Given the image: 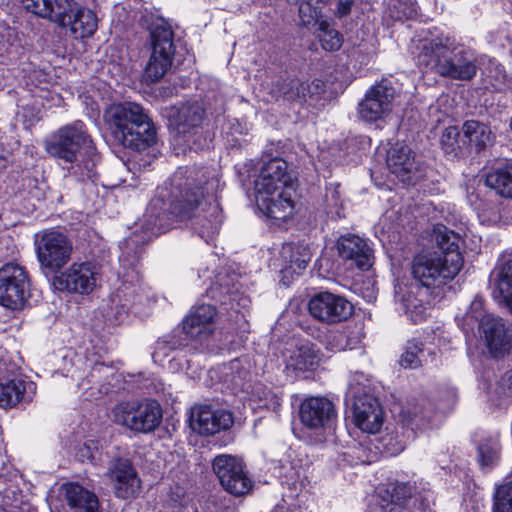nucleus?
<instances>
[{
	"label": "nucleus",
	"mask_w": 512,
	"mask_h": 512,
	"mask_svg": "<svg viewBox=\"0 0 512 512\" xmlns=\"http://www.w3.org/2000/svg\"><path fill=\"white\" fill-rule=\"evenodd\" d=\"M220 186V179L212 169L179 167L168 183L157 188L143 216V231H134L120 243V261L132 266L139 259L143 245L168 229L170 216L179 220L193 219V229L209 243L222 223L216 198Z\"/></svg>",
	"instance_id": "f257e3e1"
},
{
	"label": "nucleus",
	"mask_w": 512,
	"mask_h": 512,
	"mask_svg": "<svg viewBox=\"0 0 512 512\" xmlns=\"http://www.w3.org/2000/svg\"><path fill=\"white\" fill-rule=\"evenodd\" d=\"M416 49V62L423 70L460 81H469L477 74L475 54L447 37L421 39Z\"/></svg>",
	"instance_id": "f03ea898"
},
{
	"label": "nucleus",
	"mask_w": 512,
	"mask_h": 512,
	"mask_svg": "<svg viewBox=\"0 0 512 512\" xmlns=\"http://www.w3.org/2000/svg\"><path fill=\"white\" fill-rule=\"evenodd\" d=\"M439 252L417 255L412 263V274L424 287H437L454 279L463 266L460 247L463 239L445 226L434 230Z\"/></svg>",
	"instance_id": "7ed1b4c3"
},
{
	"label": "nucleus",
	"mask_w": 512,
	"mask_h": 512,
	"mask_svg": "<svg viewBox=\"0 0 512 512\" xmlns=\"http://www.w3.org/2000/svg\"><path fill=\"white\" fill-rule=\"evenodd\" d=\"M46 152L70 164V172L79 180H93L96 176V155L86 125L76 120L58 128L45 140Z\"/></svg>",
	"instance_id": "20e7f679"
},
{
	"label": "nucleus",
	"mask_w": 512,
	"mask_h": 512,
	"mask_svg": "<svg viewBox=\"0 0 512 512\" xmlns=\"http://www.w3.org/2000/svg\"><path fill=\"white\" fill-rule=\"evenodd\" d=\"M104 118L115 139L124 147L141 150L155 143V126L137 103L113 104L106 109Z\"/></svg>",
	"instance_id": "39448f33"
},
{
	"label": "nucleus",
	"mask_w": 512,
	"mask_h": 512,
	"mask_svg": "<svg viewBox=\"0 0 512 512\" xmlns=\"http://www.w3.org/2000/svg\"><path fill=\"white\" fill-rule=\"evenodd\" d=\"M365 382L368 380L364 374H354L349 381L347 399L352 402L354 424L363 432L375 434L382 427L383 411Z\"/></svg>",
	"instance_id": "423d86ee"
},
{
	"label": "nucleus",
	"mask_w": 512,
	"mask_h": 512,
	"mask_svg": "<svg viewBox=\"0 0 512 512\" xmlns=\"http://www.w3.org/2000/svg\"><path fill=\"white\" fill-rule=\"evenodd\" d=\"M112 421L136 433H150L161 423L162 409L154 400H131L116 404Z\"/></svg>",
	"instance_id": "0eeeda50"
},
{
	"label": "nucleus",
	"mask_w": 512,
	"mask_h": 512,
	"mask_svg": "<svg viewBox=\"0 0 512 512\" xmlns=\"http://www.w3.org/2000/svg\"><path fill=\"white\" fill-rule=\"evenodd\" d=\"M431 417L432 409L429 402L404 409L402 411L401 431L397 429L380 438L379 443L383 452L388 456H395L402 452L407 441L414 439L416 431L424 428Z\"/></svg>",
	"instance_id": "6e6552de"
},
{
	"label": "nucleus",
	"mask_w": 512,
	"mask_h": 512,
	"mask_svg": "<svg viewBox=\"0 0 512 512\" xmlns=\"http://www.w3.org/2000/svg\"><path fill=\"white\" fill-rule=\"evenodd\" d=\"M152 53L144 70L146 82L159 81L171 67L174 55L173 32L171 28L161 22L151 29Z\"/></svg>",
	"instance_id": "1a4fd4ad"
},
{
	"label": "nucleus",
	"mask_w": 512,
	"mask_h": 512,
	"mask_svg": "<svg viewBox=\"0 0 512 512\" xmlns=\"http://www.w3.org/2000/svg\"><path fill=\"white\" fill-rule=\"evenodd\" d=\"M37 259L41 267L52 272L59 271L69 260L72 243L66 234L59 230H44L36 236Z\"/></svg>",
	"instance_id": "9d476101"
},
{
	"label": "nucleus",
	"mask_w": 512,
	"mask_h": 512,
	"mask_svg": "<svg viewBox=\"0 0 512 512\" xmlns=\"http://www.w3.org/2000/svg\"><path fill=\"white\" fill-rule=\"evenodd\" d=\"M30 291V279L26 269L14 262L0 268V305L12 309H21Z\"/></svg>",
	"instance_id": "9b49d317"
},
{
	"label": "nucleus",
	"mask_w": 512,
	"mask_h": 512,
	"mask_svg": "<svg viewBox=\"0 0 512 512\" xmlns=\"http://www.w3.org/2000/svg\"><path fill=\"white\" fill-rule=\"evenodd\" d=\"M100 275L96 264L75 262L53 278V286L58 291L88 295L96 289Z\"/></svg>",
	"instance_id": "f8f14e48"
},
{
	"label": "nucleus",
	"mask_w": 512,
	"mask_h": 512,
	"mask_svg": "<svg viewBox=\"0 0 512 512\" xmlns=\"http://www.w3.org/2000/svg\"><path fill=\"white\" fill-rule=\"evenodd\" d=\"M212 466L221 486L228 493L234 496H243L251 491L253 481L245 470L241 459L222 454L214 458Z\"/></svg>",
	"instance_id": "ddd939ff"
},
{
	"label": "nucleus",
	"mask_w": 512,
	"mask_h": 512,
	"mask_svg": "<svg viewBox=\"0 0 512 512\" xmlns=\"http://www.w3.org/2000/svg\"><path fill=\"white\" fill-rule=\"evenodd\" d=\"M299 416L304 427L321 436L332 432L337 421L335 405L321 396L304 399L299 407Z\"/></svg>",
	"instance_id": "4468645a"
},
{
	"label": "nucleus",
	"mask_w": 512,
	"mask_h": 512,
	"mask_svg": "<svg viewBox=\"0 0 512 512\" xmlns=\"http://www.w3.org/2000/svg\"><path fill=\"white\" fill-rule=\"evenodd\" d=\"M417 494L415 481H396L387 487L380 488L370 512H431L429 503L426 508L410 510L408 503Z\"/></svg>",
	"instance_id": "2eb2a0df"
},
{
	"label": "nucleus",
	"mask_w": 512,
	"mask_h": 512,
	"mask_svg": "<svg viewBox=\"0 0 512 512\" xmlns=\"http://www.w3.org/2000/svg\"><path fill=\"white\" fill-rule=\"evenodd\" d=\"M397 91L388 80H382L372 86L358 104L361 119L374 122L389 115L394 106Z\"/></svg>",
	"instance_id": "dca6fc26"
},
{
	"label": "nucleus",
	"mask_w": 512,
	"mask_h": 512,
	"mask_svg": "<svg viewBox=\"0 0 512 512\" xmlns=\"http://www.w3.org/2000/svg\"><path fill=\"white\" fill-rule=\"evenodd\" d=\"M308 310L319 321L337 323L352 315L353 306L344 297L325 291L311 297Z\"/></svg>",
	"instance_id": "f3484780"
},
{
	"label": "nucleus",
	"mask_w": 512,
	"mask_h": 512,
	"mask_svg": "<svg viewBox=\"0 0 512 512\" xmlns=\"http://www.w3.org/2000/svg\"><path fill=\"white\" fill-rule=\"evenodd\" d=\"M61 16L63 17L55 23L62 27H69L76 38L91 37L97 30L96 14L74 0H67V7L64 8Z\"/></svg>",
	"instance_id": "a211bd4d"
},
{
	"label": "nucleus",
	"mask_w": 512,
	"mask_h": 512,
	"mask_svg": "<svg viewBox=\"0 0 512 512\" xmlns=\"http://www.w3.org/2000/svg\"><path fill=\"white\" fill-rule=\"evenodd\" d=\"M233 422L232 413L225 409L213 410L207 405H199L191 410L190 426L202 435H212L229 429Z\"/></svg>",
	"instance_id": "6ab92c4d"
},
{
	"label": "nucleus",
	"mask_w": 512,
	"mask_h": 512,
	"mask_svg": "<svg viewBox=\"0 0 512 512\" xmlns=\"http://www.w3.org/2000/svg\"><path fill=\"white\" fill-rule=\"evenodd\" d=\"M205 116V109L198 101L177 103L166 109L169 127L178 134H186L198 128Z\"/></svg>",
	"instance_id": "aec40b11"
},
{
	"label": "nucleus",
	"mask_w": 512,
	"mask_h": 512,
	"mask_svg": "<svg viewBox=\"0 0 512 512\" xmlns=\"http://www.w3.org/2000/svg\"><path fill=\"white\" fill-rule=\"evenodd\" d=\"M115 494L122 499L135 497L141 489V481L128 459H115L107 471Z\"/></svg>",
	"instance_id": "412c9836"
},
{
	"label": "nucleus",
	"mask_w": 512,
	"mask_h": 512,
	"mask_svg": "<svg viewBox=\"0 0 512 512\" xmlns=\"http://www.w3.org/2000/svg\"><path fill=\"white\" fill-rule=\"evenodd\" d=\"M386 162L390 172L404 184H414L422 176L407 145L396 143L392 146L387 153Z\"/></svg>",
	"instance_id": "4be33fe9"
},
{
	"label": "nucleus",
	"mask_w": 512,
	"mask_h": 512,
	"mask_svg": "<svg viewBox=\"0 0 512 512\" xmlns=\"http://www.w3.org/2000/svg\"><path fill=\"white\" fill-rule=\"evenodd\" d=\"M216 309L213 305L202 304L194 307L182 321V331L190 339L202 342L215 329Z\"/></svg>",
	"instance_id": "5701e85b"
},
{
	"label": "nucleus",
	"mask_w": 512,
	"mask_h": 512,
	"mask_svg": "<svg viewBox=\"0 0 512 512\" xmlns=\"http://www.w3.org/2000/svg\"><path fill=\"white\" fill-rule=\"evenodd\" d=\"M286 380L292 381L298 372L314 370L320 363V354L310 342L302 343L284 354Z\"/></svg>",
	"instance_id": "b1692460"
},
{
	"label": "nucleus",
	"mask_w": 512,
	"mask_h": 512,
	"mask_svg": "<svg viewBox=\"0 0 512 512\" xmlns=\"http://www.w3.org/2000/svg\"><path fill=\"white\" fill-rule=\"evenodd\" d=\"M479 329L492 357H503L509 351L511 335L502 318L488 317L482 320Z\"/></svg>",
	"instance_id": "393cba45"
},
{
	"label": "nucleus",
	"mask_w": 512,
	"mask_h": 512,
	"mask_svg": "<svg viewBox=\"0 0 512 512\" xmlns=\"http://www.w3.org/2000/svg\"><path fill=\"white\" fill-rule=\"evenodd\" d=\"M294 187H286L279 193L256 199L258 209L268 218L286 220L294 212Z\"/></svg>",
	"instance_id": "a878e982"
},
{
	"label": "nucleus",
	"mask_w": 512,
	"mask_h": 512,
	"mask_svg": "<svg viewBox=\"0 0 512 512\" xmlns=\"http://www.w3.org/2000/svg\"><path fill=\"white\" fill-rule=\"evenodd\" d=\"M339 255L345 260H351L355 265L368 270L372 265V249L367 242L357 235L341 236L337 243Z\"/></svg>",
	"instance_id": "bb28decb"
},
{
	"label": "nucleus",
	"mask_w": 512,
	"mask_h": 512,
	"mask_svg": "<svg viewBox=\"0 0 512 512\" xmlns=\"http://www.w3.org/2000/svg\"><path fill=\"white\" fill-rule=\"evenodd\" d=\"M284 169V160L272 158L264 163L254 183L255 200L259 197H266L279 193L282 190V183L271 178V173H280Z\"/></svg>",
	"instance_id": "cd10ccee"
},
{
	"label": "nucleus",
	"mask_w": 512,
	"mask_h": 512,
	"mask_svg": "<svg viewBox=\"0 0 512 512\" xmlns=\"http://www.w3.org/2000/svg\"><path fill=\"white\" fill-rule=\"evenodd\" d=\"M424 291L419 287H411L400 299L401 309L413 323H419L428 316L429 306L419 298Z\"/></svg>",
	"instance_id": "c85d7f7f"
},
{
	"label": "nucleus",
	"mask_w": 512,
	"mask_h": 512,
	"mask_svg": "<svg viewBox=\"0 0 512 512\" xmlns=\"http://www.w3.org/2000/svg\"><path fill=\"white\" fill-rule=\"evenodd\" d=\"M65 495L68 504L81 512H97L99 502L94 493L78 484L65 485Z\"/></svg>",
	"instance_id": "c756f323"
},
{
	"label": "nucleus",
	"mask_w": 512,
	"mask_h": 512,
	"mask_svg": "<svg viewBox=\"0 0 512 512\" xmlns=\"http://www.w3.org/2000/svg\"><path fill=\"white\" fill-rule=\"evenodd\" d=\"M110 368L102 363H97L92 368L90 375L79 383V388L84 389L85 399L97 400L102 395L110 391V384H98V380L102 377L108 378Z\"/></svg>",
	"instance_id": "7c9ffc66"
},
{
	"label": "nucleus",
	"mask_w": 512,
	"mask_h": 512,
	"mask_svg": "<svg viewBox=\"0 0 512 512\" xmlns=\"http://www.w3.org/2000/svg\"><path fill=\"white\" fill-rule=\"evenodd\" d=\"M32 387V382H26L21 379L0 382V407L10 408L21 400L29 399L30 396L26 395V393L27 389H31Z\"/></svg>",
	"instance_id": "2f4dec72"
},
{
	"label": "nucleus",
	"mask_w": 512,
	"mask_h": 512,
	"mask_svg": "<svg viewBox=\"0 0 512 512\" xmlns=\"http://www.w3.org/2000/svg\"><path fill=\"white\" fill-rule=\"evenodd\" d=\"M272 98L301 102L310 93V86L299 79L277 81L272 87Z\"/></svg>",
	"instance_id": "473e14b6"
},
{
	"label": "nucleus",
	"mask_w": 512,
	"mask_h": 512,
	"mask_svg": "<svg viewBox=\"0 0 512 512\" xmlns=\"http://www.w3.org/2000/svg\"><path fill=\"white\" fill-rule=\"evenodd\" d=\"M22 5L26 11L56 22L67 7V0H22Z\"/></svg>",
	"instance_id": "72a5a7b5"
},
{
	"label": "nucleus",
	"mask_w": 512,
	"mask_h": 512,
	"mask_svg": "<svg viewBox=\"0 0 512 512\" xmlns=\"http://www.w3.org/2000/svg\"><path fill=\"white\" fill-rule=\"evenodd\" d=\"M485 184L496 194L502 197H512V163L489 172L485 178Z\"/></svg>",
	"instance_id": "f704fd0d"
},
{
	"label": "nucleus",
	"mask_w": 512,
	"mask_h": 512,
	"mask_svg": "<svg viewBox=\"0 0 512 512\" xmlns=\"http://www.w3.org/2000/svg\"><path fill=\"white\" fill-rule=\"evenodd\" d=\"M496 291L504 302L512 299V259L501 257L494 269Z\"/></svg>",
	"instance_id": "c9c22d12"
},
{
	"label": "nucleus",
	"mask_w": 512,
	"mask_h": 512,
	"mask_svg": "<svg viewBox=\"0 0 512 512\" xmlns=\"http://www.w3.org/2000/svg\"><path fill=\"white\" fill-rule=\"evenodd\" d=\"M311 251L304 243H287L283 246L281 256L290 263V268L294 270L305 269L311 260Z\"/></svg>",
	"instance_id": "e433bc0d"
},
{
	"label": "nucleus",
	"mask_w": 512,
	"mask_h": 512,
	"mask_svg": "<svg viewBox=\"0 0 512 512\" xmlns=\"http://www.w3.org/2000/svg\"><path fill=\"white\" fill-rule=\"evenodd\" d=\"M463 134L468 142L475 146L476 150L485 148L491 141V131L489 127L478 121H466L463 125Z\"/></svg>",
	"instance_id": "4c0bfd02"
},
{
	"label": "nucleus",
	"mask_w": 512,
	"mask_h": 512,
	"mask_svg": "<svg viewBox=\"0 0 512 512\" xmlns=\"http://www.w3.org/2000/svg\"><path fill=\"white\" fill-rule=\"evenodd\" d=\"M485 76L490 85L498 91L512 89V79L504 67L496 60H489L485 69Z\"/></svg>",
	"instance_id": "58836bf2"
},
{
	"label": "nucleus",
	"mask_w": 512,
	"mask_h": 512,
	"mask_svg": "<svg viewBox=\"0 0 512 512\" xmlns=\"http://www.w3.org/2000/svg\"><path fill=\"white\" fill-rule=\"evenodd\" d=\"M425 358L423 343L416 339L409 340L406 344L405 351L401 355L400 365L404 368L415 369L421 366Z\"/></svg>",
	"instance_id": "ea45409f"
},
{
	"label": "nucleus",
	"mask_w": 512,
	"mask_h": 512,
	"mask_svg": "<svg viewBox=\"0 0 512 512\" xmlns=\"http://www.w3.org/2000/svg\"><path fill=\"white\" fill-rule=\"evenodd\" d=\"M478 461L481 467H489L494 465L498 460L500 444L497 437H488L479 443L478 447Z\"/></svg>",
	"instance_id": "a19ab883"
},
{
	"label": "nucleus",
	"mask_w": 512,
	"mask_h": 512,
	"mask_svg": "<svg viewBox=\"0 0 512 512\" xmlns=\"http://www.w3.org/2000/svg\"><path fill=\"white\" fill-rule=\"evenodd\" d=\"M319 40L323 49L327 51H336L342 45V37L327 21L318 22Z\"/></svg>",
	"instance_id": "79ce46f5"
},
{
	"label": "nucleus",
	"mask_w": 512,
	"mask_h": 512,
	"mask_svg": "<svg viewBox=\"0 0 512 512\" xmlns=\"http://www.w3.org/2000/svg\"><path fill=\"white\" fill-rule=\"evenodd\" d=\"M388 11L396 20L411 19L417 15L418 5L415 0H390Z\"/></svg>",
	"instance_id": "37998d69"
},
{
	"label": "nucleus",
	"mask_w": 512,
	"mask_h": 512,
	"mask_svg": "<svg viewBox=\"0 0 512 512\" xmlns=\"http://www.w3.org/2000/svg\"><path fill=\"white\" fill-rule=\"evenodd\" d=\"M357 343V339L350 338L346 332L337 330L327 336L326 346L332 352H340L355 348Z\"/></svg>",
	"instance_id": "c03bdc74"
},
{
	"label": "nucleus",
	"mask_w": 512,
	"mask_h": 512,
	"mask_svg": "<svg viewBox=\"0 0 512 512\" xmlns=\"http://www.w3.org/2000/svg\"><path fill=\"white\" fill-rule=\"evenodd\" d=\"M493 512H512V481L499 486L494 495Z\"/></svg>",
	"instance_id": "a18cd8bd"
},
{
	"label": "nucleus",
	"mask_w": 512,
	"mask_h": 512,
	"mask_svg": "<svg viewBox=\"0 0 512 512\" xmlns=\"http://www.w3.org/2000/svg\"><path fill=\"white\" fill-rule=\"evenodd\" d=\"M494 317L493 315L485 314L483 300L476 297L470 304L468 311L465 314L464 320L470 329L474 328L475 324H478L481 328L482 320Z\"/></svg>",
	"instance_id": "49530a36"
},
{
	"label": "nucleus",
	"mask_w": 512,
	"mask_h": 512,
	"mask_svg": "<svg viewBox=\"0 0 512 512\" xmlns=\"http://www.w3.org/2000/svg\"><path fill=\"white\" fill-rule=\"evenodd\" d=\"M237 288L232 284L230 286V281L224 277H219L217 281V287H212L210 293L213 298L220 295V302L224 305L232 303L238 299L236 294Z\"/></svg>",
	"instance_id": "de8ad7c7"
},
{
	"label": "nucleus",
	"mask_w": 512,
	"mask_h": 512,
	"mask_svg": "<svg viewBox=\"0 0 512 512\" xmlns=\"http://www.w3.org/2000/svg\"><path fill=\"white\" fill-rule=\"evenodd\" d=\"M127 286L119 288L115 294L111 297L112 309L117 310V319H121L123 314H127L131 309L134 299L127 298Z\"/></svg>",
	"instance_id": "09e8293b"
},
{
	"label": "nucleus",
	"mask_w": 512,
	"mask_h": 512,
	"mask_svg": "<svg viewBox=\"0 0 512 512\" xmlns=\"http://www.w3.org/2000/svg\"><path fill=\"white\" fill-rule=\"evenodd\" d=\"M459 136L460 132L457 127L449 126L445 128L440 138V144L445 153L451 154L456 152L459 148Z\"/></svg>",
	"instance_id": "8fccbe9b"
},
{
	"label": "nucleus",
	"mask_w": 512,
	"mask_h": 512,
	"mask_svg": "<svg viewBox=\"0 0 512 512\" xmlns=\"http://www.w3.org/2000/svg\"><path fill=\"white\" fill-rule=\"evenodd\" d=\"M489 394L492 399L512 395V370L507 371L500 377Z\"/></svg>",
	"instance_id": "3c124183"
},
{
	"label": "nucleus",
	"mask_w": 512,
	"mask_h": 512,
	"mask_svg": "<svg viewBox=\"0 0 512 512\" xmlns=\"http://www.w3.org/2000/svg\"><path fill=\"white\" fill-rule=\"evenodd\" d=\"M320 7L310 0L299 4V18L303 25H310L313 22H319Z\"/></svg>",
	"instance_id": "603ef678"
},
{
	"label": "nucleus",
	"mask_w": 512,
	"mask_h": 512,
	"mask_svg": "<svg viewBox=\"0 0 512 512\" xmlns=\"http://www.w3.org/2000/svg\"><path fill=\"white\" fill-rule=\"evenodd\" d=\"M183 344L178 342L174 339V337L171 338V340H159L156 344L155 350L153 352V359L155 362L162 361L165 357L168 356V350L171 349H178L182 347Z\"/></svg>",
	"instance_id": "864d4df0"
},
{
	"label": "nucleus",
	"mask_w": 512,
	"mask_h": 512,
	"mask_svg": "<svg viewBox=\"0 0 512 512\" xmlns=\"http://www.w3.org/2000/svg\"><path fill=\"white\" fill-rule=\"evenodd\" d=\"M78 457L82 461H97L100 460L98 451V442L89 440L85 442L78 450Z\"/></svg>",
	"instance_id": "5fc2aeb1"
},
{
	"label": "nucleus",
	"mask_w": 512,
	"mask_h": 512,
	"mask_svg": "<svg viewBox=\"0 0 512 512\" xmlns=\"http://www.w3.org/2000/svg\"><path fill=\"white\" fill-rule=\"evenodd\" d=\"M240 361L235 359L229 363V365L224 367L225 370H229L231 374H234L231 378V382L236 387L242 386V381L247 377V371L244 369H240Z\"/></svg>",
	"instance_id": "6e6d98bb"
},
{
	"label": "nucleus",
	"mask_w": 512,
	"mask_h": 512,
	"mask_svg": "<svg viewBox=\"0 0 512 512\" xmlns=\"http://www.w3.org/2000/svg\"><path fill=\"white\" fill-rule=\"evenodd\" d=\"M271 178L276 179V181L282 183V189L286 187H293L292 178L287 172V163L284 161V169L280 173H271Z\"/></svg>",
	"instance_id": "4d7b16f0"
},
{
	"label": "nucleus",
	"mask_w": 512,
	"mask_h": 512,
	"mask_svg": "<svg viewBox=\"0 0 512 512\" xmlns=\"http://www.w3.org/2000/svg\"><path fill=\"white\" fill-rule=\"evenodd\" d=\"M271 512H301L298 508L289 507L285 501L279 503L275 506V508Z\"/></svg>",
	"instance_id": "13d9d810"
},
{
	"label": "nucleus",
	"mask_w": 512,
	"mask_h": 512,
	"mask_svg": "<svg viewBox=\"0 0 512 512\" xmlns=\"http://www.w3.org/2000/svg\"><path fill=\"white\" fill-rule=\"evenodd\" d=\"M349 11V5H342V10H341V15H344L346 13H348Z\"/></svg>",
	"instance_id": "bf43d9fd"
},
{
	"label": "nucleus",
	"mask_w": 512,
	"mask_h": 512,
	"mask_svg": "<svg viewBox=\"0 0 512 512\" xmlns=\"http://www.w3.org/2000/svg\"><path fill=\"white\" fill-rule=\"evenodd\" d=\"M6 165V160L5 158L0 154V169L1 168H4Z\"/></svg>",
	"instance_id": "052dcab7"
},
{
	"label": "nucleus",
	"mask_w": 512,
	"mask_h": 512,
	"mask_svg": "<svg viewBox=\"0 0 512 512\" xmlns=\"http://www.w3.org/2000/svg\"><path fill=\"white\" fill-rule=\"evenodd\" d=\"M507 308L509 309V311L512 313V298L510 300H508L507 302H505Z\"/></svg>",
	"instance_id": "680f3d73"
},
{
	"label": "nucleus",
	"mask_w": 512,
	"mask_h": 512,
	"mask_svg": "<svg viewBox=\"0 0 512 512\" xmlns=\"http://www.w3.org/2000/svg\"><path fill=\"white\" fill-rule=\"evenodd\" d=\"M0 512H2V510Z\"/></svg>",
	"instance_id": "e2e57ef3"
}]
</instances>
